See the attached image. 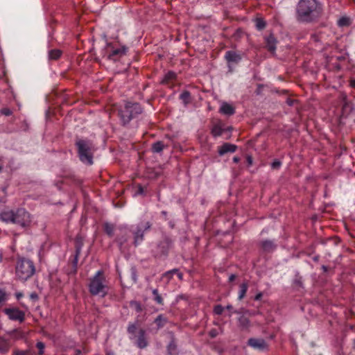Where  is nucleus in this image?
<instances>
[{
  "instance_id": "obj_1",
  "label": "nucleus",
  "mask_w": 355,
  "mask_h": 355,
  "mask_svg": "<svg viewBox=\"0 0 355 355\" xmlns=\"http://www.w3.org/2000/svg\"><path fill=\"white\" fill-rule=\"evenodd\" d=\"M322 6L317 0H300L297 6V18L299 21L310 22L322 13Z\"/></svg>"
},
{
  "instance_id": "obj_2",
  "label": "nucleus",
  "mask_w": 355,
  "mask_h": 355,
  "mask_svg": "<svg viewBox=\"0 0 355 355\" xmlns=\"http://www.w3.org/2000/svg\"><path fill=\"white\" fill-rule=\"evenodd\" d=\"M0 220L6 223H13L27 227L31 223V214L24 208L14 210H4L0 213Z\"/></svg>"
},
{
  "instance_id": "obj_3",
  "label": "nucleus",
  "mask_w": 355,
  "mask_h": 355,
  "mask_svg": "<svg viewBox=\"0 0 355 355\" xmlns=\"http://www.w3.org/2000/svg\"><path fill=\"white\" fill-rule=\"evenodd\" d=\"M143 112L140 104L136 102H125L116 110L117 116L122 125L125 126L130 121L138 117Z\"/></svg>"
},
{
  "instance_id": "obj_4",
  "label": "nucleus",
  "mask_w": 355,
  "mask_h": 355,
  "mask_svg": "<svg viewBox=\"0 0 355 355\" xmlns=\"http://www.w3.org/2000/svg\"><path fill=\"white\" fill-rule=\"evenodd\" d=\"M35 272V266L31 260L21 258L17 261L15 273L19 280L26 281L34 275Z\"/></svg>"
},
{
  "instance_id": "obj_5",
  "label": "nucleus",
  "mask_w": 355,
  "mask_h": 355,
  "mask_svg": "<svg viewBox=\"0 0 355 355\" xmlns=\"http://www.w3.org/2000/svg\"><path fill=\"white\" fill-rule=\"evenodd\" d=\"M89 290L92 295H99L104 297L107 293V286L106 280L104 277L103 272L101 270L98 271L96 275L91 279L89 284Z\"/></svg>"
},
{
  "instance_id": "obj_6",
  "label": "nucleus",
  "mask_w": 355,
  "mask_h": 355,
  "mask_svg": "<svg viewBox=\"0 0 355 355\" xmlns=\"http://www.w3.org/2000/svg\"><path fill=\"white\" fill-rule=\"evenodd\" d=\"M80 159L89 165L93 164V145L88 140L78 139L76 142Z\"/></svg>"
},
{
  "instance_id": "obj_7",
  "label": "nucleus",
  "mask_w": 355,
  "mask_h": 355,
  "mask_svg": "<svg viewBox=\"0 0 355 355\" xmlns=\"http://www.w3.org/2000/svg\"><path fill=\"white\" fill-rule=\"evenodd\" d=\"M152 224L149 222L141 223L137 227L132 228V234L134 235V244L137 245L142 240L144 232L150 229Z\"/></svg>"
},
{
  "instance_id": "obj_8",
  "label": "nucleus",
  "mask_w": 355,
  "mask_h": 355,
  "mask_svg": "<svg viewBox=\"0 0 355 355\" xmlns=\"http://www.w3.org/2000/svg\"><path fill=\"white\" fill-rule=\"evenodd\" d=\"M3 311L12 320H18L19 322L24 320V313L18 309H5Z\"/></svg>"
},
{
  "instance_id": "obj_9",
  "label": "nucleus",
  "mask_w": 355,
  "mask_h": 355,
  "mask_svg": "<svg viewBox=\"0 0 355 355\" xmlns=\"http://www.w3.org/2000/svg\"><path fill=\"white\" fill-rule=\"evenodd\" d=\"M248 344L257 349L263 350L267 348L266 342L262 338H250Z\"/></svg>"
},
{
  "instance_id": "obj_10",
  "label": "nucleus",
  "mask_w": 355,
  "mask_h": 355,
  "mask_svg": "<svg viewBox=\"0 0 355 355\" xmlns=\"http://www.w3.org/2000/svg\"><path fill=\"white\" fill-rule=\"evenodd\" d=\"M225 58L230 64H237L241 60V55L234 51H228L225 53Z\"/></svg>"
},
{
  "instance_id": "obj_11",
  "label": "nucleus",
  "mask_w": 355,
  "mask_h": 355,
  "mask_svg": "<svg viewBox=\"0 0 355 355\" xmlns=\"http://www.w3.org/2000/svg\"><path fill=\"white\" fill-rule=\"evenodd\" d=\"M342 116L347 117L354 110L352 103L347 100L346 96L343 97Z\"/></svg>"
},
{
  "instance_id": "obj_12",
  "label": "nucleus",
  "mask_w": 355,
  "mask_h": 355,
  "mask_svg": "<svg viewBox=\"0 0 355 355\" xmlns=\"http://www.w3.org/2000/svg\"><path fill=\"white\" fill-rule=\"evenodd\" d=\"M236 148H237V147L234 144H232L230 143H225L219 148L218 152L220 155H223L227 153L235 152Z\"/></svg>"
},
{
  "instance_id": "obj_13",
  "label": "nucleus",
  "mask_w": 355,
  "mask_h": 355,
  "mask_svg": "<svg viewBox=\"0 0 355 355\" xmlns=\"http://www.w3.org/2000/svg\"><path fill=\"white\" fill-rule=\"evenodd\" d=\"M266 43L267 49L271 53H275L277 40L273 35L271 34L266 38Z\"/></svg>"
},
{
  "instance_id": "obj_14",
  "label": "nucleus",
  "mask_w": 355,
  "mask_h": 355,
  "mask_svg": "<svg viewBox=\"0 0 355 355\" xmlns=\"http://www.w3.org/2000/svg\"><path fill=\"white\" fill-rule=\"evenodd\" d=\"M220 112L225 115L231 116L234 114L235 109L230 104L223 103L220 108Z\"/></svg>"
},
{
  "instance_id": "obj_15",
  "label": "nucleus",
  "mask_w": 355,
  "mask_h": 355,
  "mask_svg": "<svg viewBox=\"0 0 355 355\" xmlns=\"http://www.w3.org/2000/svg\"><path fill=\"white\" fill-rule=\"evenodd\" d=\"M261 246L263 250L266 252H270L273 251L276 248V245L273 243V241H270V240H266V241H262L261 243Z\"/></svg>"
},
{
  "instance_id": "obj_16",
  "label": "nucleus",
  "mask_w": 355,
  "mask_h": 355,
  "mask_svg": "<svg viewBox=\"0 0 355 355\" xmlns=\"http://www.w3.org/2000/svg\"><path fill=\"white\" fill-rule=\"evenodd\" d=\"M239 327L242 330L248 329L250 326V320L245 315H241L238 319Z\"/></svg>"
},
{
  "instance_id": "obj_17",
  "label": "nucleus",
  "mask_w": 355,
  "mask_h": 355,
  "mask_svg": "<svg viewBox=\"0 0 355 355\" xmlns=\"http://www.w3.org/2000/svg\"><path fill=\"white\" fill-rule=\"evenodd\" d=\"M139 337L137 339V346L139 348H144L147 345V341L145 338V331L143 329H140L139 332Z\"/></svg>"
},
{
  "instance_id": "obj_18",
  "label": "nucleus",
  "mask_w": 355,
  "mask_h": 355,
  "mask_svg": "<svg viewBox=\"0 0 355 355\" xmlns=\"http://www.w3.org/2000/svg\"><path fill=\"white\" fill-rule=\"evenodd\" d=\"M170 338L171 340L167 347L168 353L170 355H175L177 352V346L175 343L173 335L172 334H170Z\"/></svg>"
},
{
  "instance_id": "obj_19",
  "label": "nucleus",
  "mask_w": 355,
  "mask_h": 355,
  "mask_svg": "<svg viewBox=\"0 0 355 355\" xmlns=\"http://www.w3.org/2000/svg\"><path fill=\"white\" fill-rule=\"evenodd\" d=\"M10 349V343L8 340L0 337V352L1 354H6Z\"/></svg>"
},
{
  "instance_id": "obj_20",
  "label": "nucleus",
  "mask_w": 355,
  "mask_h": 355,
  "mask_svg": "<svg viewBox=\"0 0 355 355\" xmlns=\"http://www.w3.org/2000/svg\"><path fill=\"white\" fill-rule=\"evenodd\" d=\"M173 275H176L180 279H182V274L178 271L177 269H173L172 270L168 271L163 275L162 278L170 279Z\"/></svg>"
},
{
  "instance_id": "obj_21",
  "label": "nucleus",
  "mask_w": 355,
  "mask_h": 355,
  "mask_svg": "<svg viewBox=\"0 0 355 355\" xmlns=\"http://www.w3.org/2000/svg\"><path fill=\"white\" fill-rule=\"evenodd\" d=\"M125 51H126V49L124 47L123 49H115L112 52V53H110L109 55V58L114 60H115L114 57L116 55L121 56L125 53Z\"/></svg>"
},
{
  "instance_id": "obj_22",
  "label": "nucleus",
  "mask_w": 355,
  "mask_h": 355,
  "mask_svg": "<svg viewBox=\"0 0 355 355\" xmlns=\"http://www.w3.org/2000/svg\"><path fill=\"white\" fill-rule=\"evenodd\" d=\"M62 54V51L59 49H52L49 52V60H57Z\"/></svg>"
},
{
  "instance_id": "obj_23",
  "label": "nucleus",
  "mask_w": 355,
  "mask_h": 355,
  "mask_svg": "<svg viewBox=\"0 0 355 355\" xmlns=\"http://www.w3.org/2000/svg\"><path fill=\"white\" fill-rule=\"evenodd\" d=\"M180 98L183 101L184 105H187L191 101V94L188 91H184L180 94Z\"/></svg>"
},
{
  "instance_id": "obj_24",
  "label": "nucleus",
  "mask_w": 355,
  "mask_h": 355,
  "mask_svg": "<svg viewBox=\"0 0 355 355\" xmlns=\"http://www.w3.org/2000/svg\"><path fill=\"white\" fill-rule=\"evenodd\" d=\"M248 285L247 283H243L240 285V290L239 293V300H242L248 291Z\"/></svg>"
},
{
  "instance_id": "obj_25",
  "label": "nucleus",
  "mask_w": 355,
  "mask_h": 355,
  "mask_svg": "<svg viewBox=\"0 0 355 355\" xmlns=\"http://www.w3.org/2000/svg\"><path fill=\"white\" fill-rule=\"evenodd\" d=\"M125 230H121V234H125ZM128 239H127V236H125V235H121V237L118 236L116 238V242L119 246V248L121 250L122 248H123V244L127 241Z\"/></svg>"
},
{
  "instance_id": "obj_26",
  "label": "nucleus",
  "mask_w": 355,
  "mask_h": 355,
  "mask_svg": "<svg viewBox=\"0 0 355 355\" xmlns=\"http://www.w3.org/2000/svg\"><path fill=\"white\" fill-rule=\"evenodd\" d=\"M223 129L219 124H216L211 129V134L214 137L220 136L223 134Z\"/></svg>"
},
{
  "instance_id": "obj_27",
  "label": "nucleus",
  "mask_w": 355,
  "mask_h": 355,
  "mask_svg": "<svg viewBox=\"0 0 355 355\" xmlns=\"http://www.w3.org/2000/svg\"><path fill=\"white\" fill-rule=\"evenodd\" d=\"M168 322V319L163 315H159L157 317V327H162Z\"/></svg>"
},
{
  "instance_id": "obj_28",
  "label": "nucleus",
  "mask_w": 355,
  "mask_h": 355,
  "mask_svg": "<svg viewBox=\"0 0 355 355\" xmlns=\"http://www.w3.org/2000/svg\"><path fill=\"white\" fill-rule=\"evenodd\" d=\"M104 230L109 236L114 235V227L112 224L105 223L104 225Z\"/></svg>"
},
{
  "instance_id": "obj_29",
  "label": "nucleus",
  "mask_w": 355,
  "mask_h": 355,
  "mask_svg": "<svg viewBox=\"0 0 355 355\" xmlns=\"http://www.w3.org/2000/svg\"><path fill=\"white\" fill-rule=\"evenodd\" d=\"M175 73L173 71H168L164 76L163 80H162V83H166L168 82H169L170 80H172L173 79H175Z\"/></svg>"
},
{
  "instance_id": "obj_30",
  "label": "nucleus",
  "mask_w": 355,
  "mask_h": 355,
  "mask_svg": "<svg viewBox=\"0 0 355 355\" xmlns=\"http://www.w3.org/2000/svg\"><path fill=\"white\" fill-rule=\"evenodd\" d=\"M338 24L340 26H347L350 24V19L348 17H343L338 21Z\"/></svg>"
},
{
  "instance_id": "obj_31",
  "label": "nucleus",
  "mask_w": 355,
  "mask_h": 355,
  "mask_svg": "<svg viewBox=\"0 0 355 355\" xmlns=\"http://www.w3.org/2000/svg\"><path fill=\"white\" fill-rule=\"evenodd\" d=\"M80 250H81V243H80V241H79V239H76V254L75 259H74L75 263H76L77 261H78V254L80 252Z\"/></svg>"
},
{
  "instance_id": "obj_32",
  "label": "nucleus",
  "mask_w": 355,
  "mask_h": 355,
  "mask_svg": "<svg viewBox=\"0 0 355 355\" xmlns=\"http://www.w3.org/2000/svg\"><path fill=\"white\" fill-rule=\"evenodd\" d=\"M266 22L262 19L257 18L256 19V27L258 30H262L266 27Z\"/></svg>"
},
{
  "instance_id": "obj_33",
  "label": "nucleus",
  "mask_w": 355,
  "mask_h": 355,
  "mask_svg": "<svg viewBox=\"0 0 355 355\" xmlns=\"http://www.w3.org/2000/svg\"><path fill=\"white\" fill-rule=\"evenodd\" d=\"M130 307L134 309L137 312L141 311V304L136 301L130 302Z\"/></svg>"
},
{
  "instance_id": "obj_34",
  "label": "nucleus",
  "mask_w": 355,
  "mask_h": 355,
  "mask_svg": "<svg viewBox=\"0 0 355 355\" xmlns=\"http://www.w3.org/2000/svg\"><path fill=\"white\" fill-rule=\"evenodd\" d=\"M224 311V308L220 305H216L214 308V313L216 315H221Z\"/></svg>"
},
{
  "instance_id": "obj_35",
  "label": "nucleus",
  "mask_w": 355,
  "mask_h": 355,
  "mask_svg": "<svg viewBox=\"0 0 355 355\" xmlns=\"http://www.w3.org/2000/svg\"><path fill=\"white\" fill-rule=\"evenodd\" d=\"M36 347L39 349V355H42L44 354V349L45 347L44 344L42 342H38L36 345Z\"/></svg>"
},
{
  "instance_id": "obj_36",
  "label": "nucleus",
  "mask_w": 355,
  "mask_h": 355,
  "mask_svg": "<svg viewBox=\"0 0 355 355\" xmlns=\"http://www.w3.org/2000/svg\"><path fill=\"white\" fill-rule=\"evenodd\" d=\"M13 355H32L30 351L28 350H15L14 352Z\"/></svg>"
},
{
  "instance_id": "obj_37",
  "label": "nucleus",
  "mask_w": 355,
  "mask_h": 355,
  "mask_svg": "<svg viewBox=\"0 0 355 355\" xmlns=\"http://www.w3.org/2000/svg\"><path fill=\"white\" fill-rule=\"evenodd\" d=\"M146 190V188L143 187L141 185H139L138 189H137V191L135 192V194L136 195H143L145 193Z\"/></svg>"
},
{
  "instance_id": "obj_38",
  "label": "nucleus",
  "mask_w": 355,
  "mask_h": 355,
  "mask_svg": "<svg viewBox=\"0 0 355 355\" xmlns=\"http://www.w3.org/2000/svg\"><path fill=\"white\" fill-rule=\"evenodd\" d=\"M136 329H137V327L135 324H129V326L128 327V331L129 334H135L136 331Z\"/></svg>"
},
{
  "instance_id": "obj_39",
  "label": "nucleus",
  "mask_w": 355,
  "mask_h": 355,
  "mask_svg": "<svg viewBox=\"0 0 355 355\" xmlns=\"http://www.w3.org/2000/svg\"><path fill=\"white\" fill-rule=\"evenodd\" d=\"M6 299V294L5 291L0 289V304H1L3 302H4Z\"/></svg>"
},
{
  "instance_id": "obj_40",
  "label": "nucleus",
  "mask_w": 355,
  "mask_h": 355,
  "mask_svg": "<svg viewBox=\"0 0 355 355\" xmlns=\"http://www.w3.org/2000/svg\"><path fill=\"white\" fill-rule=\"evenodd\" d=\"M281 165V162L278 160H275L272 164H271V166L273 169H277Z\"/></svg>"
},
{
  "instance_id": "obj_41",
  "label": "nucleus",
  "mask_w": 355,
  "mask_h": 355,
  "mask_svg": "<svg viewBox=\"0 0 355 355\" xmlns=\"http://www.w3.org/2000/svg\"><path fill=\"white\" fill-rule=\"evenodd\" d=\"M163 148H164L163 144L160 141H157V153H159L161 150H162Z\"/></svg>"
},
{
  "instance_id": "obj_42",
  "label": "nucleus",
  "mask_w": 355,
  "mask_h": 355,
  "mask_svg": "<svg viewBox=\"0 0 355 355\" xmlns=\"http://www.w3.org/2000/svg\"><path fill=\"white\" fill-rule=\"evenodd\" d=\"M234 313H248L249 315H252L253 313L252 312H250V311L248 310H245V309H241L240 311H235Z\"/></svg>"
},
{
  "instance_id": "obj_43",
  "label": "nucleus",
  "mask_w": 355,
  "mask_h": 355,
  "mask_svg": "<svg viewBox=\"0 0 355 355\" xmlns=\"http://www.w3.org/2000/svg\"><path fill=\"white\" fill-rule=\"evenodd\" d=\"M131 275L132 277V282H136V271L135 269L133 268L131 269Z\"/></svg>"
},
{
  "instance_id": "obj_44",
  "label": "nucleus",
  "mask_w": 355,
  "mask_h": 355,
  "mask_svg": "<svg viewBox=\"0 0 355 355\" xmlns=\"http://www.w3.org/2000/svg\"><path fill=\"white\" fill-rule=\"evenodd\" d=\"M209 336L211 338H214L217 336V331L216 329H212L209 331Z\"/></svg>"
},
{
  "instance_id": "obj_45",
  "label": "nucleus",
  "mask_w": 355,
  "mask_h": 355,
  "mask_svg": "<svg viewBox=\"0 0 355 355\" xmlns=\"http://www.w3.org/2000/svg\"><path fill=\"white\" fill-rule=\"evenodd\" d=\"M157 303L162 304V305L163 304L162 298L157 293Z\"/></svg>"
},
{
  "instance_id": "obj_46",
  "label": "nucleus",
  "mask_w": 355,
  "mask_h": 355,
  "mask_svg": "<svg viewBox=\"0 0 355 355\" xmlns=\"http://www.w3.org/2000/svg\"><path fill=\"white\" fill-rule=\"evenodd\" d=\"M261 297H262V293H259L255 295L254 300H260L261 299Z\"/></svg>"
},
{
  "instance_id": "obj_47",
  "label": "nucleus",
  "mask_w": 355,
  "mask_h": 355,
  "mask_svg": "<svg viewBox=\"0 0 355 355\" xmlns=\"http://www.w3.org/2000/svg\"><path fill=\"white\" fill-rule=\"evenodd\" d=\"M2 113L6 116H8L10 114V111L8 109H4L2 110Z\"/></svg>"
},
{
  "instance_id": "obj_48",
  "label": "nucleus",
  "mask_w": 355,
  "mask_h": 355,
  "mask_svg": "<svg viewBox=\"0 0 355 355\" xmlns=\"http://www.w3.org/2000/svg\"><path fill=\"white\" fill-rule=\"evenodd\" d=\"M31 297L33 300H37L38 296L35 293H33L31 294Z\"/></svg>"
},
{
  "instance_id": "obj_49",
  "label": "nucleus",
  "mask_w": 355,
  "mask_h": 355,
  "mask_svg": "<svg viewBox=\"0 0 355 355\" xmlns=\"http://www.w3.org/2000/svg\"><path fill=\"white\" fill-rule=\"evenodd\" d=\"M235 279H236V275H234V274H232V275L229 277V281H230V282H233Z\"/></svg>"
},
{
  "instance_id": "obj_50",
  "label": "nucleus",
  "mask_w": 355,
  "mask_h": 355,
  "mask_svg": "<svg viewBox=\"0 0 355 355\" xmlns=\"http://www.w3.org/2000/svg\"><path fill=\"white\" fill-rule=\"evenodd\" d=\"M247 160H248V162L250 165H251L252 164V159L250 156H248L247 157Z\"/></svg>"
},
{
  "instance_id": "obj_51",
  "label": "nucleus",
  "mask_w": 355,
  "mask_h": 355,
  "mask_svg": "<svg viewBox=\"0 0 355 355\" xmlns=\"http://www.w3.org/2000/svg\"><path fill=\"white\" fill-rule=\"evenodd\" d=\"M151 149L153 152H155V142L151 144Z\"/></svg>"
},
{
  "instance_id": "obj_52",
  "label": "nucleus",
  "mask_w": 355,
  "mask_h": 355,
  "mask_svg": "<svg viewBox=\"0 0 355 355\" xmlns=\"http://www.w3.org/2000/svg\"><path fill=\"white\" fill-rule=\"evenodd\" d=\"M233 162H235V163L239 162V157H234L233 158Z\"/></svg>"
},
{
  "instance_id": "obj_53",
  "label": "nucleus",
  "mask_w": 355,
  "mask_h": 355,
  "mask_svg": "<svg viewBox=\"0 0 355 355\" xmlns=\"http://www.w3.org/2000/svg\"><path fill=\"white\" fill-rule=\"evenodd\" d=\"M226 309H227V310H232V305H227V306H226Z\"/></svg>"
},
{
  "instance_id": "obj_54",
  "label": "nucleus",
  "mask_w": 355,
  "mask_h": 355,
  "mask_svg": "<svg viewBox=\"0 0 355 355\" xmlns=\"http://www.w3.org/2000/svg\"><path fill=\"white\" fill-rule=\"evenodd\" d=\"M322 270H323L324 272H327V266H322Z\"/></svg>"
},
{
  "instance_id": "obj_55",
  "label": "nucleus",
  "mask_w": 355,
  "mask_h": 355,
  "mask_svg": "<svg viewBox=\"0 0 355 355\" xmlns=\"http://www.w3.org/2000/svg\"><path fill=\"white\" fill-rule=\"evenodd\" d=\"M313 261H318V259H319V257H318V256L314 257L313 258Z\"/></svg>"
},
{
  "instance_id": "obj_56",
  "label": "nucleus",
  "mask_w": 355,
  "mask_h": 355,
  "mask_svg": "<svg viewBox=\"0 0 355 355\" xmlns=\"http://www.w3.org/2000/svg\"><path fill=\"white\" fill-rule=\"evenodd\" d=\"M162 215H163L165 217L166 216V211H162Z\"/></svg>"
},
{
  "instance_id": "obj_57",
  "label": "nucleus",
  "mask_w": 355,
  "mask_h": 355,
  "mask_svg": "<svg viewBox=\"0 0 355 355\" xmlns=\"http://www.w3.org/2000/svg\"><path fill=\"white\" fill-rule=\"evenodd\" d=\"M21 295H21V293L17 294V297L19 299L20 297H21Z\"/></svg>"
},
{
  "instance_id": "obj_58",
  "label": "nucleus",
  "mask_w": 355,
  "mask_h": 355,
  "mask_svg": "<svg viewBox=\"0 0 355 355\" xmlns=\"http://www.w3.org/2000/svg\"><path fill=\"white\" fill-rule=\"evenodd\" d=\"M2 259H3V256H2V254H0V262H1V261H2Z\"/></svg>"
},
{
  "instance_id": "obj_59",
  "label": "nucleus",
  "mask_w": 355,
  "mask_h": 355,
  "mask_svg": "<svg viewBox=\"0 0 355 355\" xmlns=\"http://www.w3.org/2000/svg\"><path fill=\"white\" fill-rule=\"evenodd\" d=\"M80 354V350H77V354H76V355H78V354Z\"/></svg>"
},
{
  "instance_id": "obj_60",
  "label": "nucleus",
  "mask_w": 355,
  "mask_h": 355,
  "mask_svg": "<svg viewBox=\"0 0 355 355\" xmlns=\"http://www.w3.org/2000/svg\"><path fill=\"white\" fill-rule=\"evenodd\" d=\"M2 168H3L2 166H0V173H1V171H2Z\"/></svg>"
},
{
  "instance_id": "obj_61",
  "label": "nucleus",
  "mask_w": 355,
  "mask_h": 355,
  "mask_svg": "<svg viewBox=\"0 0 355 355\" xmlns=\"http://www.w3.org/2000/svg\"><path fill=\"white\" fill-rule=\"evenodd\" d=\"M153 294L155 295V290H153Z\"/></svg>"
},
{
  "instance_id": "obj_62",
  "label": "nucleus",
  "mask_w": 355,
  "mask_h": 355,
  "mask_svg": "<svg viewBox=\"0 0 355 355\" xmlns=\"http://www.w3.org/2000/svg\"><path fill=\"white\" fill-rule=\"evenodd\" d=\"M354 346H355V340H354Z\"/></svg>"
}]
</instances>
